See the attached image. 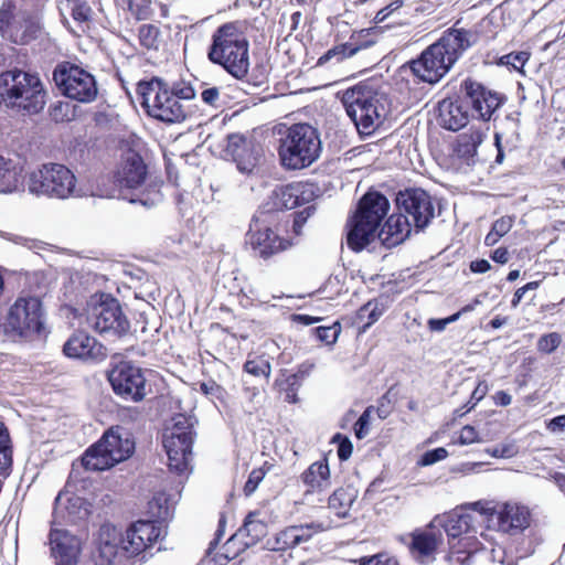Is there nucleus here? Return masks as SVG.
Wrapping results in <instances>:
<instances>
[{"mask_svg": "<svg viewBox=\"0 0 565 565\" xmlns=\"http://www.w3.org/2000/svg\"><path fill=\"white\" fill-rule=\"evenodd\" d=\"M147 177V167L142 158L135 151H129L122 161L117 181L120 188L137 189Z\"/></svg>", "mask_w": 565, "mask_h": 565, "instance_id": "obj_28", "label": "nucleus"}, {"mask_svg": "<svg viewBox=\"0 0 565 565\" xmlns=\"http://www.w3.org/2000/svg\"><path fill=\"white\" fill-rule=\"evenodd\" d=\"M137 95L150 116L167 124L175 122L177 93L173 89L169 90L154 79L138 83Z\"/></svg>", "mask_w": 565, "mask_h": 565, "instance_id": "obj_13", "label": "nucleus"}, {"mask_svg": "<svg viewBox=\"0 0 565 565\" xmlns=\"http://www.w3.org/2000/svg\"><path fill=\"white\" fill-rule=\"evenodd\" d=\"M480 441H481V439L479 438V434L473 426L466 425L462 427V429L459 434V438H458L459 445L466 446V445H471L473 443H480Z\"/></svg>", "mask_w": 565, "mask_h": 565, "instance_id": "obj_53", "label": "nucleus"}, {"mask_svg": "<svg viewBox=\"0 0 565 565\" xmlns=\"http://www.w3.org/2000/svg\"><path fill=\"white\" fill-rule=\"evenodd\" d=\"M67 358L98 362L107 358V349L84 331L74 332L63 345Z\"/></svg>", "mask_w": 565, "mask_h": 565, "instance_id": "obj_19", "label": "nucleus"}, {"mask_svg": "<svg viewBox=\"0 0 565 565\" xmlns=\"http://www.w3.org/2000/svg\"><path fill=\"white\" fill-rule=\"evenodd\" d=\"M161 535V527L154 521H137L125 534L115 527L105 526L100 531L97 565H125V562L142 553Z\"/></svg>", "mask_w": 565, "mask_h": 565, "instance_id": "obj_2", "label": "nucleus"}, {"mask_svg": "<svg viewBox=\"0 0 565 565\" xmlns=\"http://www.w3.org/2000/svg\"><path fill=\"white\" fill-rule=\"evenodd\" d=\"M50 545L56 565H76L79 540L65 530H52Z\"/></svg>", "mask_w": 565, "mask_h": 565, "instance_id": "obj_23", "label": "nucleus"}, {"mask_svg": "<svg viewBox=\"0 0 565 565\" xmlns=\"http://www.w3.org/2000/svg\"><path fill=\"white\" fill-rule=\"evenodd\" d=\"M246 243L250 245L255 256L268 259L271 256L288 249L291 243L279 237L271 228H258L247 233Z\"/></svg>", "mask_w": 565, "mask_h": 565, "instance_id": "obj_21", "label": "nucleus"}, {"mask_svg": "<svg viewBox=\"0 0 565 565\" xmlns=\"http://www.w3.org/2000/svg\"><path fill=\"white\" fill-rule=\"evenodd\" d=\"M513 222L512 216H502L492 224L491 228L502 237L512 228Z\"/></svg>", "mask_w": 565, "mask_h": 565, "instance_id": "obj_56", "label": "nucleus"}, {"mask_svg": "<svg viewBox=\"0 0 565 565\" xmlns=\"http://www.w3.org/2000/svg\"><path fill=\"white\" fill-rule=\"evenodd\" d=\"M159 30L152 24H142L138 31L140 44L146 49H153L157 46Z\"/></svg>", "mask_w": 565, "mask_h": 565, "instance_id": "obj_44", "label": "nucleus"}, {"mask_svg": "<svg viewBox=\"0 0 565 565\" xmlns=\"http://www.w3.org/2000/svg\"><path fill=\"white\" fill-rule=\"evenodd\" d=\"M360 50L359 46H355L351 43H343L337 46H333L329 51H327L318 60V65H324L331 60H335L337 62H341L347 57L353 56Z\"/></svg>", "mask_w": 565, "mask_h": 565, "instance_id": "obj_39", "label": "nucleus"}, {"mask_svg": "<svg viewBox=\"0 0 565 565\" xmlns=\"http://www.w3.org/2000/svg\"><path fill=\"white\" fill-rule=\"evenodd\" d=\"M321 320H322V318H320V317H313V316H309V315H292V321L303 324V326H311Z\"/></svg>", "mask_w": 565, "mask_h": 565, "instance_id": "obj_61", "label": "nucleus"}, {"mask_svg": "<svg viewBox=\"0 0 565 565\" xmlns=\"http://www.w3.org/2000/svg\"><path fill=\"white\" fill-rule=\"evenodd\" d=\"M53 81L66 97L81 103H92L97 97L95 77L84 68L64 62L53 71Z\"/></svg>", "mask_w": 565, "mask_h": 565, "instance_id": "obj_10", "label": "nucleus"}, {"mask_svg": "<svg viewBox=\"0 0 565 565\" xmlns=\"http://www.w3.org/2000/svg\"><path fill=\"white\" fill-rule=\"evenodd\" d=\"M529 510L515 503L499 505L492 513L497 520L498 530L508 534H516L529 526Z\"/></svg>", "mask_w": 565, "mask_h": 565, "instance_id": "obj_22", "label": "nucleus"}, {"mask_svg": "<svg viewBox=\"0 0 565 565\" xmlns=\"http://www.w3.org/2000/svg\"><path fill=\"white\" fill-rule=\"evenodd\" d=\"M267 534V525L265 522L256 519V513H249L243 526L239 529V535L246 536L248 540L246 545H254Z\"/></svg>", "mask_w": 565, "mask_h": 565, "instance_id": "obj_37", "label": "nucleus"}, {"mask_svg": "<svg viewBox=\"0 0 565 565\" xmlns=\"http://www.w3.org/2000/svg\"><path fill=\"white\" fill-rule=\"evenodd\" d=\"M447 456H448V451L443 447H439V448H436L433 450H428L422 456V458L419 460V465L420 466H430L440 460H444L445 458H447Z\"/></svg>", "mask_w": 565, "mask_h": 565, "instance_id": "obj_51", "label": "nucleus"}, {"mask_svg": "<svg viewBox=\"0 0 565 565\" xmlns=\"http://www.w3.org/2000/svg\"><path fill=\"white\" fill-rule=\"evenodd\" d=\"M276 386L285 392V401L288 403H297V391L301 386L299 375H287L285 379H277Z\"/></svg>", "mask_w": 565, "mask_h": 565, "instance_id": "obj_41", "label": "nucleus"}, {"mask_svg": "<svg viewBox=\"0 0 565 565\" xmlns=\"http://www.w3.org/2000/svg\"><path fill=\"white\" fill-rule=\"evenodd\" d=\"M63 15L68 14L76 23H86L90 20L93 10L86 0H63L60 4Z\"/></svg>", "mask_w": 565, "mask_h": 565, "instance_id": "obj_35", "label": "nucleus"}, {"mask_svg": "<svg viewBox=\"0 0 565 565\" xmlns=\"http://www.w3.org/2000/svg\"><path fill=\"white\" fill-rule=\"evenodd\" d=\"M320 153L319 132L309 124L290 126L279 140V160L287 170L308 168L319 159Z\"/></svg>", "mask_w": 565, "mask_h": 565, "instance_id": "obj_6", "label": "nucleus"}, {"mask_svg": "<svg viewBox=\"0 0 565 565\" xmlns=\"http://www.w3.org/2000/svg\"><path fill=\"white\" fill-rule=\"evenodd\" d=\"M87 323L99 334L122 337L129 332L130 323L119 301L110 295H94L87 309Z\"/></svg>", "mask_w": 565, "mask_h": 565, "instance_id": "obj_9", "label": "nucleus"}, {"mask_svg": "<svg viewBox=\"0 0 565 565\" xmlns=\"http://www.w3.org/2000/svg\"><path fill=\"white\" fill-rule=\"evenodd\" d=\"M459 319V315H451L445 319L431 318L428 320V328L434 332H441L446 329L449 323H452Z\"/></svg>", "mask_w": 565, "mask_h": 565, "instance_id": "obj_55", "label": "nucleus"}, {"mask_svg": "<svg viewBox=\"0 0 565 565\" xmlns=\"http://www.w3.org/2000/svg\"><path fill=\"white\" fill-rule=\"evenodd\" d=\"M244 371L253 376H264L269 379L271 367L269 361L265 356H254L248 359L244 364Z\"/></svg>", "mask_w": 565, "mask_h": 565, "instance_id": "obj_42", "label": "nucleus"}, {"mask_svg": "<svg viewBox=\"0 0 565 565\" xmlns=\"http://www.w3.org/2000/svg\"><path fill=\"white\" fill-rule=\"evenodd\" d=\"M218 96L220 90L216 87L206 88L201 94L203 102H205L209 105H215L216 100L218 99Z\"/></svg>", "mask_w": 565, "mask_h": 565, "instance_id": "obj_60", "label": "nucleus"}, {"mask_svg": "<svg viewBox=\"0 0 565 565\" xmlns=\"http://www.w3.org/2000/svg\"><path fill=\"white\" fill-rule=\"evenodd\" d=\"M225 154L230 157L237 169L243 173H250L258 164L262 148L253 139L243 135L233 134L227 137Z\"/></svg>", "mask_w": 565, "mask_h": 565, "instance_id": "obj_18", "label": "nucleus"}, {"mask_svg": "<svg viewBox=\"0 0 565 565\" xmlns=\"http://www.w3.org/2000/svg\"><path fill=\"white\" fill-rule=\"evenodd\" d=\"M313 332L321 342L330 345L337 342L341 332V326L339 322H334L329 327H318L313 329Z\"/></svg>", "mask_w": 565, "mask_h": 565, "instance_id": "obj_45", "label": "nucleus"}, {"mask_svg": "<svg viewBox=\"0 0 565 565\" xmlns=\"http://www.w3.org/2000/svg\"><path fill=\"white\" fill-rule=\"evenodd\" d=\"M207 56L237 79L249 71V42L238 22L220 25L212 35Z\"/></svg>", "mask_w": 565, "mask_h": 565, "instance_id": "obj_3", "label": "nucleus"}, {"mask_svg": "<svg viewBox=\"0 0 565 565\" xmlns=\"http://www.w3.org/2000/svg\"><path fill=\"white\" fill-rule=\"evenodd\" d=\"M0 99L7 107L38 114L45 106L46 93L36 74L12 70L0 74Z\"/></svg>", "mask_w": 565, "mask_h": 565, "instance_id": "obj_5", "label": "nucleus"}, {"mask_svg": "<svg viewBox=\"0 0 565 565\" xmlns=\"http://www.w3.org/2000/svg\"><path fill=\"white\" fill-rule=\"evenodd\" d=\"M265 476L266 470L264 467L252 470L243 489L246 497L252 495L256 491L258 484L263 481Z\"/></svg>", "mask_w": 565, "mask_h": 565, "instance_id": "obj_48", "label": "nucleus"}, {"mask_svg": "<svg viewBox=\"0 0 565 565\" xmlns=\"http://www.w3.org/2000/svg\"><path fill=\"white\" fill-rule=\"evenodd\" d=\"M22 180V166L19 161L0 154V192L15 191Z\"/></svg>", "mask_w": 565, "mask_h": 565, "instance_id": "obj_29", "label": "nucleus"}, {"mask_svg": "<svg viewBox=\"0 0 565 565\" xmlns=\"http://www.w3.org/2000/svg\"><path fill=\"white\" fill-rule=\"evenodd\" d=\"M491 268L487 259H477L470 263V269L473 273L483 274Z\"/></svg>", "mask_w": 565, "mask_h": 565, "instance_id": "obj_62", "label": "nucleus"}, {"mask_svg": "<svg viewBox=\"0 0 565 565\" xmlns=\"http://www.w3.org/2000/svg\"><path fill=\"white\" fill-rule=\"evenodd\" d=\"M374 411L373 406H369L365 408V411L362 413V415L359 417L356 423L354 424V434L358 439L365 438L370 433V423L372 413Z\"/></svg>", "mask_w": 565, "mask_h": 565, "instance_id": "obj_46", "label": "nucleus"}, {"mask_svg": "<svg viewBox=\"0 0 565 565\" xmlns=\"http://www.w3.org/2000/svg\"><path fill=\"white\" fill-rule=\"evenodd\" d=\"M12 462L11 446L4 445L0 448V476L7 473Z\"/></svg>", "mask_w": 565, "mask_h": 565, "instance_id": "obj_57", "label": "nucleus"}, {"mask_svg": "<svg viewBox=\"0 0 565 565\" xmlns=\"http://www.w3.org/2000/svg\"><path fill=\"white\" fill-rule=\"evenodd\" d=\"M185 424L179 419V450L182 451V461H179V483L184 479L186 480L193 472V452L192 445L195 440L196 433L194 426L196 425L191 418H185Z\"/></svg>", "mask_w": 565, "mask_h": 565, "instance_id": "obj_26", "label": "nucleus"}, {"mask_svg": "<svg viewBox=\"0 0 565 565\" xmlns=\"http://www.w3.org/2000/svg\"><path fill=\"white\" fill-rule=\"evenodd\" d=\"M42 25L38 17L23 14L19 18L18 24L11 32V41L17 44H26L36 39L41 33Z\"/></svg>", "mask_w": 565, "mask_h": 565, "instance_id": "obj_32", "label": "nucleus"}, {"mask_svg": "<svg viewBox=\"0 0 565 565\" xmlns=\"http://www.w3.org/2000/svg\"><path fill=\"white\" fill-rule=\"evenodd\" d=\"M328 527L323 523L316 522L291 525L278 532L273 541L269 540L267 542V545L273 551L291 550L301 543L310 541L315 533L323 532Z\"/></svg>", "mask_w": 565, "mask_h": 565, "instance_id": "obj_20", "label": "nucleus"}, {"mask_svg": "<svg viewBox=\"0 0 565 565\" xmlns=\"http://www.w3.org/2000/svg\"><path fill=\"white\" fill-rule=\"evenodd\" d=\"M388 306L390 303H381L376 300L363 305L358 311V320L362 321L364 318H367V322L362 327V331H366L367 328L375 323Z\"/></svg>", "mask_w": 565, "mask_h": 565, "instance_id": "obj_38", "label": "nucleus"}, {"mask_svg": "<svg viewBox=\"0 0 565 565\" xmlns=\"http://www.w3.org/2000/svg\"><path fill=\"white\" fill-rule=\"evenodd\" d=\"M76 179L63 164H44L30 175L29 190L51 198L66 199L75 194Z\"/></svg>", "mask_w": 565, "mask_h": 565, "instance_id": "obj_12", "label": "nucleus"}, {"mask_svg": "<svg viewBox=\"0 0 565 565\" xmlns=\"http://www.w3.org/2000/svg\"><path fill=\"white\" fill-rule=\"evenodd\" d=\"M316 212V206L315 205H308L306 206L303 210L301 211H298L296 214H295V220H294V231L297 233V234H300V230L301 227L305 225V223L307 222V220L313 215Z\"/></svg>", "mask_w": 565, "mask_h": 565, "instance_id": "obj_54", "label": "nucleus"}, {"mask_svg": "<svg viewBox=\"0 0 565 565\" xmlns=\"http://www.w3.org/2000/svg\"><path fill=\"white\" fill-rule=\"evenodd\" d=\"M162 449L168 458L171 470L177 468V423L164 424L161 433Z\"/></svg>", "mask_w": 565, "mask_h": 565, "instance_id": "obj_36", "label": "nucleus"}, {"mask_svg": "<svg viewBox=\"0 0 565 565\" xmlns=\"http://www.w3.org/2000/svg\"><path fill=\"white\" fill-rule=\"evenodd\" d=\"M484 132L479 128H470L469 131L461 134L457 139L456 153L459 158L467 161L477 154L478 147L482 143Z\"/></svg>", "mask_w": 565, "mask_h": 565, "instance_id": "obj_33", "label": "nucleus"}, {"mask_svg": "<svg viewBox=\"0 0 565 565\" xmlns=\"http://www.w3.org/2000/svg\"><path fill=\"white\" fill-rule=\"evenodd\" d=\"M168 498L164 493L156 494L149 502V511L151 515L159 520H164L169 514Z\"/></svg>", "mask_w": 565, "mask_h": 565, "instance_id": "obj_43", "label": "nucleus"}, {"mask_svg": "<svg viewBox=\"0 0 565 565\" xmlns=\"http://www.w3.org/2000/svg\"><path fill=\"white\" fill-rule=\"evenodd\" d=\"M135 449L130 434L121 428H110L95 445L89 447L82 457L87 470L102 471L128 459Z\"/></svg>", "mask_w": 565, "mask_h": 565, "instance_id": "obj_8", "label": "nucleus"}, {"mask_svg": "<svg viewBox=\"0 0 565 565\" xmlns=\"http://www.w3.org/2000/svg\"><path fill=\"white\" fill-rule=\"evenodd\" d=\"M395 203L397 211L411 218L416 231L427 227L435 217L433 199L423 189H407L398 192Z\"/></svg>", "mask_w": 565, "mask_h": 565, "instance_id": "obj_14", "label": "nucleus"}, {"mask_svg": "<svg viewBox=\"0 0 565 565\" xmlns=\"http://www.w3.org/2000/svg\"><path fill=\"white\" fill-rule=\"evenodd\" d=\"M358 498V490L353 487L337 489L329 498V508L339 516L345 518Z\"/></svg>", "mask_w": 565, "mask_h": 565, "instance_id": "obj_34", "label": "nucleus"}, {"mask_svg": "<svg viewBox=\"0 0 565 565\" xmlns=\"http://www.w3.org/2000/svg\"><path fill=\"white\" fill-rule=\"evenodd\" d=\"M461 98L469 104L478 118L490 121L495 111L502 106L503 97L481 83L466 78L460 84Z\"/></svg>", "mask_w": 565, "mask_h": 565, "instance_id": "obj_15", "label": "nucleus"}, {"mask_svg": "<svg viewBox=\"0 0 565 565\" xmlns=\"http://www.w3.org/2000/svg\"><path fill=\"white\" fill-rule=\"evenodd\" d=\"M108 380L116 394L132 401L146 396V380L141 369L129 362L116 364L108 373Z\"/></svg>", "mask_w": 565, "mask_h": 565, "instance_id": "obj_16", "label": "nucleus"}, {"mask_svg": "<svg viewBox=\"0 0 565 565\" xmlns=\"http://www.w3.org/2000/svg\"><path fill=\"white\" fill-rule=\"evenodd\" d=\"M529 60V53L518 52L510 53L500 57V64L511 66L513 70L520 71Z\"/></svg>", "mask_w": 565, "mask_h": 565, "instance_id": "obj_49", "label": "nucleus"}, {"mask_svg": "<svg viewBox=\"0 0 565 565\" xmlns=\"http://www.w3.org/2000/svg\"><path fill=\"white\" fill-rule=\"evenodd\" d=\"M471 519L470 514L458 513L448 514L444 518L438 516L429 524V529H433L435 524L438 523L444 527L449 537L456 539L470 532Z\"/></svg>", "mask_w": 565, "mask_h": 565, "instance_id": "obj_31", "label": "nucleus"}, {"mask_svg": "<svg viewBox=\"0 0 565 565\" xmlns=\"http://www.w3.org/2000/svg\"><path fill=\"white\" fill-rule=\"evenodd\" d=\"M388 210L390 202L382 193L367 192L364 194L350 223L347 235L348 246L355 252H360L373 242Z\"/></svg>", "mask_w": 565, "mask_h": 565, "instance_id": "obj_7", "label": "nucleus"}, {"mask_svg": "<svg viewBox=\"0 0 565 565\" xmlns=\"http://www.w3.org/2000/svg\"><path fill=\"white\" fill-rule=\"evenodd\" d=\"M486 452L494 458H512L516 455L518 449L513 444H504L488 448Z\"/></svg>", "mask_w": 565, "mask_h": 565, "instance_id": "obj_52", "label": "nucleus"}, {"mask_svg": "<svg viewBox=\"0 0 565 565\" xmlns=\"http://www.w3.org/2000/svg\"><path fill=\"white\" fill-rule=\"evenodd\" d=\"M441 543V532H434L431 529L416 531L412 534L409 552L413 558L420 564H430L435 561L436 551Z\"/></svg>", "mask_w": 565, "mask_h": 565, "instance_id": "obj_25", "label": "nucleus"}, {"mask_svg": "<svg viewBox=\"0 0 565 565\" xmlns=\"http://www.w3.org/2000/svg\"><path fill=\"white\" fill-rule=\"evenodd\" d=\"M461 96L458 99L445 98L438 103L437 121L440 127L458 131L469 122V113Z\"/></svg>", "mask_w": 565, "mask_h": 565, "instance_id": "obj_24", "label": "nucleus"}, {"mask_svg": "<svg viewBox=\"0 0 565 565\" xmlns=\"http://www.w3.org/2000/svg\"><path fill=\"white\" fill-rule=\"evenodd\" d=\"M313 196L315 192L310 184L297 182L278 185L270 192L263 209L266 213L292 210L310 203Z\"/></svg>", "mask_w": 565, "mask_h": 565, "instance_id": "obj_17", "label": "nucleus"}, {"mask_svg": "<svg viewBox=\"0 0 565 565\" xmlns=\"http://www.w3.org/2000/svg\"><path fill=\"white\" fill-rule=\"evenodd\" d=\"M414 227L411 218L406 214L398 212L392 214L379 231V237L387 247L396 246L409 237L412 228Z\"/></svg>", "mask_w": 565, "mask_h": 565, "instance_id": "obj_27", "label": "nucleus"}, {"mask_svg": "<svg viewBox=\"0 0 565 565\" xmlns=\"http://www.w3.org/2000/svg\"><path fill=\"white\" fill-rule=\"evenodd\" d=\"M302 480L308 487L307 491H322L330 487V470L328 462L316 461L302 473Z\"/></svg>", "mask_w": 565, "mask_h": 565, "instance_id": "obj_30", "label": "nucleus"}, {"mask_svg": "<svg viewBox=\"0 0 565 565\" xmlns=\"http://www.w3.org/2000/svg\"><path fill=\"white\" fill-rule=\"evenodd\" d=\"M332 441L338 443L339 459L343 460V461L348 460L351 457L352 451H353V445H352L351 440L348 437L342 436L341 434H337L332 438Z\"/></svg>", "mask_w": 565, "mask_h": 565, "instance_id": "obj_50", "label": "nucleus"}, {"mask_svg": "<svg viewBox=\"0 0 565 565\" xmlns=\"http://www.w3.org/2000/svg\"><path fill=\"white\" fill-rule=\"evenodd\" d=\"M491 258L499 264H505L509 260V252L504 247H499L492 253Z\"/></svg>", "mask_w": 565, "mask_h": 565, "instance_id": "obj_63", "label": "nucleus"}, {"mask_svg": "<svg viewBox=\"0 0 565 565\" xmlns=\"http://www.w3.org/2000/svg\"><path fill=\"white\" fill-rule=\"evenodd\" d=\"M14 6L11 1H4L0 8V33L2 36H11L12 30L18 24L19 18L14 15Z\"/></svg>", "mask_w": 565, "mask_h": 565, "instance_id": "obj_40", "label": "nucleus"}, {"mask_svg": "<svg viewBox=\"0 0 565 565\" xmlns=\"http://www.w3.org/2000/svg\"><path fill=\"white\" fill-rule=\"evenodd\" d=\"M547 429L551 433H562L565 431V415H559L552 418L547 423Z\"/></svg>", "mask_w": 565, "mask_h": 565, "instance_id": "obj_58", "label": "nucleus"}, {"mask_svg": "<svg viewBox=\"0 0 565 565\" xmlns=\"http://www.w3.org/2000/svg\"><path fill=\"white\" fill-rule=\"evenodd\" d=\"M494 402L500 406H508L511 404L512 397L509 393L504 391H499L495 393Z\"/></svg>", "mask_w": 565, "mask_h": 565, "instance_id": "obj_64", "label": "nucleus"}, {"mask_svg": "<svg viewBox=\"0 0 565 565\" xmlns=\"http://www.w3.org/2000/svg\"><path fill=\"white\" fill-rule=\"evenodd\" d=\"M342 103L360 135L370 136L386 116V97L373 82H361L345 89Z\"/></svg>", "mask_w": 565, "mask_h": 565, "instance_id": "obj_4", "label": "nucleus"}, {"mask_svg": "<svg viewBox=\"0 0 565 565\" xmlns=\"http://www.w3.org/2000/svg\"><path fill=\"white\" fill-rule=\"evenodd\" d=\"M477 41L478 34L471 30L448 29L417 60L411 62V70L422 82L436 84Z\"/></svg>", "mask_w": 565, "mask_h": 565, "instance_id": "obj_1", "label": "nucleus"}, {"mask_svg": "<svg viewBox=\"0 0 565 565\" xmlns=\"http://www.w3.org/2000/svg\"><path fill=\"white\" fill-rule=\"evenodd\" d=\"M404 4L403 0H394L388 6H386L384 9H382L377 17L380 20H384L388 15H391L394 11L398 10Z\"/></svg>", "mask_w": 565, "mask_h": 565, "instance_id": "obj_59", "label": "nucleus"}, {"mask_svg": "<svg viewBox=\"0 0 565 565\" xmlns=\"http://www.w3.org/2000/svg\"><path fill=\"white\" fill-rule=\"evenodd\" d=\"M43 328L42 303L36 297L18 298L10 307L4 330L13 337L32 338Z\"/></svg>", "mask_w": 565, "mask_h": 565, "instance_id": "obj_11", "label": "nucleus"}, {"mask_svg": "<svg viewBox=\"0 0 565 565\" xmlns=\"http://www.w3.org/2000/svg\"><path fill=\"white\" fill-rule=\"evenodd\" d=\"M561 342L562 337L557 332L544 334L537 341V350L540 352L550 354L559 347Z\"/></svg>", "mask_w": 565, "mask_h": 565, "instance_id": "obj_47", "label": "nucleus"}]
</instances>
